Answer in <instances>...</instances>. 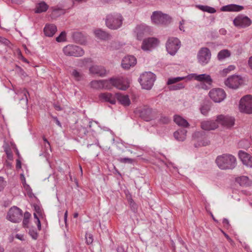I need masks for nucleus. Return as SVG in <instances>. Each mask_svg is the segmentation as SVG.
Wrapping results in <instances>:
<instances>
[{"label": "nucleus", "instance_id": "obj_42", "mask_svg": "<svg viewBox=\"0 0 252 252\" xmlns=\"http://www.w3.org/2000/svg\"><path fill=\"white\" fill-rule=\"evenodd\" d=\"M158 122L161 124H168L170 122V119L167 116H161Z\"/></svg>", "mask_w": 252, "mask_h": 252}, {"label": "nucleus", "instance_id": "obj_55", "mask_svg": "<svg viewBox=\"0 0 252 252\" xmlns=\"http://www.w3.org/2000/svg\"><path fill=\"white\" fill-rule=\"evenodd\" d=\"M18 56H19V58L20 59L22 60L23 62H24L26 63H29V62L28 61V60L22 56L21 52H19Z\"/></svg>", "mask_w": 252, "mask_h": 252}, {"label": "nucleus", "instance_id": "obj_57", "mask_svg": "<svg viewBox=\"0 0 252 252\" xmlns=\"http://www.w3.org/2000/svg\"><path fill=\"white\" fill-rule=\"evenodd\" d=\"M16 168L20 169L21 168V162L20 160V159H17L16 160Z\"/></svg>", "mask_w": 252, "mask_h": 252}, {"label": "nucleus", "instance_id": "obj_63", "mask_svg": "<svg viewBox=\"0 0 252 252\" xmlns=\"http://www.w3.org/2000/svg\"><path fill=\"white\" fill-rule=\"evenodd\" d=\"M223 233L224 234V236L225 237V238L229 241H231L232 240L230 238V237L227 235L226 234V233H225L224 232H223Z\"/></svg>", "mask_w": 252, "mask_h": 252}, {"label": "nucleus", "instance_id": "obj_15", "mask_svg": "<svg viewBox=\"0 0 252 252\" xmlns=\"http://www.w3.org/2000/svg\"><path fill=\"white\" fill-rule=\"evenodd\" d=\"M137 63L136 59L131 55H127L125 57L122 61V66L125 69H128L131 67L134 66Z\"/></svg>", "mask_w": 252, "mask_h": 252}, {"label": "nucleus", "instance_id": "obj_18", "mask_svg": "<svg viewBox=\"0 0 252 252\" xmlns=\"http://www.w3.org/2000/svg\"><path fill=\"white\" fill-rule=\"evenodd\" d=\"M218 122L213 120L204 121L201 123V127L205 130H214L218 127Z\"/></svg>", "mask_w": 252, "mask_h": 252}, {"label": "nucleus", "instance_id": "obj_43", "mask_svg": "<svg viewBox=\"0 0 252 252\" xmlns=\"http://www.w3.org/2000/svg\"><path fill=\"white\" fill-rule=\"evenodd\" d=\"M118 160L119 162L124 163H132L133 162V159L128 158H119L118 159Z\"/></svg>", "mask_w": 252, "mask_h": 252}, {"label": "nucleus", "instance_id": "obj_3", "mask_svg": "<svg viewBox=\"0 0 252 252\" xmlns=\"http://www.w3.org/2000/svg\"><path fill=\"white\" fill-rule=\"evenodd\" d=\"M156 80V75L151 72H146L140 75L139 81L142 88L146 90H150Z\"/></svg>", "mask_w": 252, "mask_h": 252}, {"label": "nucleus", "instance_id": "obj_46", "mask_svg": "<svg viewBox=\"0 0 252 252\" xmlns=\"http://www.w3.org/2000/svg\"><path fill=\"white\" fill-rule=\"evenodd\" d=\"M86 239L87 244L89 245L92 244L93 241V235L91 234L87 233L86 235Z\"/></svg>", "mask_w": 252, "mask_h": 252}, {"label": "nucleus", "instance_id": "obj_34", "mask_svg": "<svg viewBox=\"0 0 252 252\" xmlns=\"http://www.w3.org/2000/svg\"><path fill=\"white\" fill-rule=\"evenodd\" d=\"M146 32V29L144 26H138L135 28V32L137 34V37L138 40H141L143 35Z\"/></svg>", "mask_w": 252, "mask_h": 252}, {"label": "nucleus", "instance_id": "obj_14", "mask_svg": "<svg viewBox=\"0 0 252 252\" xmlns=\"http://www.w3.org/2000/svg\"><path fill=\"white\" fill-rule=\"evenodd\" d=\"M216 121L218 125L219 124L223 126L230 127L234 125L235 119L229 116L219 115L217 117Z\"/></svg>", "mask_w": 252, "mask_h": 252}, {"label": "nucleus", "instance_id": "obj_19", "mask_svg": "<svg viewBox=\"0 0 252 252\" xmlns=\"http://www.w3.org/2000/svg\"><path fill=\"white\" fill-rule=\"evenodd\" d=\"M140 117L146 121H149L151 117L152 114V109L147 106H145L142 108H139L137 110Z\"/></svg>", "mask_w": 252, "mask_h": 252}, {"label": "nucleus", "instance_id": "obj_62", "mask_svg": "<svg viewBox=\"0 0 252 252\" xmlns=\"http://www.w3.org/2000/svg\"><path fill=\"white\" fill-rule=\"evenodd\" d=\"M249 64L250 67L251 68V69H252V56L251 58H250V59H249Z\"/></svg>", "mask_w": 252, "mask_h": 252}, {"label": "nucleus", "instance_id": "obj_13", "mask_svg": "<svg viewBox=\"0 0 252 252\" xmlns=\"http://www.w3.org/2000/svg\"><path fill=\"white\" fill-rule=\"evenodd\" d=\"M233 24L237 27L245 28L251 25L252 21L248 17L241 15L234 19Z\"/></svg>", "mask_w": 252, "mask_h": 252}, {"label": "nucleus", "instance_id": "obj_56", "mask_svg": "<svg viewBox=\"0 0 252 252\" xmlns=\"http://www.w3.org/2000/svg\"><path fill=\"white\" fill-rule=\"evenodd\" d=\"M52 118L54 120V121H55L56 124L59 126L61 127L62 126V125H61V123L60 122V121L58 120L57 117H54L53 116H51Z\"/></svg>", "mask_w": 252, "mask_h": 252}, {"label": "nucleus", "instance_id": "obj_51", "mask_svg": "<svg viewBox=\"0 0 252 252\" xmlns=\"http://www.w3.org/2000/svg\"><path fill=\"white\" fill-rule=\"evenodd\" d=\"M235 67L234 65H231L228 66L227 68H225L223 70V72L225 73H228L229 71L231 70H233L235 69Z\"/></svg>", "mask_w": 252, "mask_h": 252}, {"label": "nucleus", "instance_id": "obj_1", "mask_svg": "<svg viewBox=\"0 0 252 252\" xmlns=\"http://www.w3.org/2000/svg\"><path fill=\"white\" fill-rule=\"evenodd\" d=\"M216 162L221 169H232L236 166V159L231 155L223 154L217 158Z\"/></svg>", "mask_w": 252, "mask_h": 252}, {"label": "nucleus", "instance_id": "obj_38", "mask_svg": "<svg viewBox=\"0 0 252 252\" xmlns=\"http://www.w3.org/2000/svg\"><path fill=\"white\" fill-rule=\"evenodd\" d=\"M230 52L227 50H222L220 51L218 54V58L219 60H222L229 57Z\"/></svg>", "mask_w": 252, "mask_h": 252}, {"label": "nucleus", "instance_id": "obj_39", "mask_svg": "<svg viewBox=\"0 0 252 252\" xmlns=\"http://www.w3.org/2000/svg\"><path fill=\"white\" fill-rule=\"evenodd\" d=\"M31 217V215L28 212H26L24 214V219L23 220V225L24 227H28L29 222V219Z\"/></svg>", "mask_w": 252, "mask_h": 252}, {"label": "nucleus", "instance_id": "obj_10", "mask_svg": "<svg viewBox=\"0 0 252 252\" xmlns=\"http://www.w3.org/2000/svg\"><path fill=\"white\" fill-rule=\"evenodd\" d=\"M180 47V41L176 37L169 38L166 44L167 52L171 55H174Z\"/></svg>", "mask_w": 252, "mask_h": 252}, {"label": "nucleus", "instance_id": "obj_20", "mask_svg": "<svg viewBox=\"0 0 252 252\" xmlns=\"http://www.w3.org/2000/svg\"><path fill=\"white\" fill-rule=\"evenodd\" d=\"M108 85L107 80H94L90 83L91 87L94 89H108Z\"/></svg>", "mask_w": 252, "mask_h": 252}, {"label": "nucleus", "instance_id": "obj_47", "mask_svg": "<svg viewBox=\"0 0 252 252\" xmlns=\"http://www.w3.org/2000/svg\"><path fill=\"white\" fill-rule=\"evenodd\" d=\"M185 86L183 83H179L172 86V90H178L184 88Z\"/></svg>", "mask_w": 252, "mask_h": 252}, {"label": "nucleus", "instance_id": "obj_48", "mask_svg": "<svg viewBox=\"0 0 252 252\" xmlns=\"http://www.w3.org/2000/svg\"><path fill=\"white\" fill-rule=\"evenodd\" d=\"M222 223L224 227L226 229H229L231 227L229 221L227 219L224 218L223 219Z\"/></svg>", "mask_w": 252, "mask_h": 252}, {"label": "nucleus", "instance_id": "obj_2", "mask_svg": "<svg viewBox=\"0 0 252 252\" xmlns=\"http://www.w3.org/2000/svg\"><path fill=\"white\" fill-rule=\"evenodd\" d=\"M123 18L120 14H108L105 19L106 26L111 30H117L122 25Z\"/></svg>", "mask_w": 252, "mask_h": 252}, {"label": "nucleus", "instance_id": "obj_52", "mask_svg": "<svg viewBox=\"0 0 252 252\" xmlns=\"http://www.w3.org/2000/svg\"><path fill=\"white\" fill-rule=\"evenodd\" d=\"M0 42L5 45H8L9 44L10 41L4 37H0Z\"/></svg>", "mask_w": 252, "mask_h": 252}, {"label": "nucleus", "instance_id": "obj_5", "mask_svg": "<svg viewBox=\"0 0 252 252\" xmlns=\"http://www.w3.org/2000/svg\"><path fill=\"white\" fill-rule=\"evenodd\" d=\"M240 111L248 114H252V95L243 96L239 102Z\"/></svg>", "mask_w": 252, "mask_h": 252}, {"label": "nucleus", "instance_id": "obj_41", "mask_svg": "<svg viewBox=\"0 0 252 252\" xmlns=\"http://www.w3.org/2000/svg\"><path fill=\"white\" fill-rule=\"evenodd\" d=\"M79 136L82 137L86 135L88 133V130L85 127L81 126L78 129Z\"/></svg>", "mask_w": 252, "mask_h": 252}, {"label": "nucleus", "instance_id": "obj_25", "mask_svg": "<svg viewBox=\"0 0 252 252\" xmlns=\"http://www.w3.org/2000/svg\"><path fill=\"white\" fill-rule=\"evenodd\" d=\"M116 98L119 102L124 106H128L130 104V100L127 95H124L120 93L115 94Z\"/></svg>", "mask_w": 252, "mask_h": 252}, {"label": "nucleus", "instance_id": "obj_33", "mask_svg": "<svg viewBox=\"0 0 252 252\" xmlns=\"http://www.w3.org/2000/svg\"><path fill=\"white\" fill-rule=\"evenodd\" d=\"M48 7V5L44 1H42L39 3H38L36 5L35 13H40L42 12H45L47 11Z\"/></svg>", "mask_w": 252, "mask_h": 252}, {"label": "nucleus", "instance_id": "obj_45", "mask_svg": "<svg viewBox=\"0 0 252 252\" xmlns=\"http://www.w3.org/2000/svg\"><path fill=\"white\" fill-rule=\"evenodd\" d=\"M29 234L32 237V238L34 240H36L38 237V233L34 230L30 229Z\"/></svg>", "mask_w": 252, "mask_h": 252}, {"label": "nucleus", "instance_id": "obj_28", "mask_svg": "<svg viewBox=\"0 0 252 252\" xmlns=\"http://www.w3.org/2000/svg\"><path fill=\"white\" fill-rule=\"evenodd\" d=\"M244 9V7L237 4H229L221 7L222 11H240Z\"/></svg>", "mask_w": 252, "mask_h": 252}, {"label": "nucleus", "instance_id": "obj_12", "mask_svg": "<svg viewBox=\"0 0 252 252\" xmlns=\"http://www.w3.org/2000/svg\"><path fill=\"white\" fill-rule=\"evenodd\" d=\"M211 99L215 102H220L226 97V94L223 90L217 88L212 89L209 93Z\"/></svg>", "mask_w": 252, "mask_h": 252}, {"label": "nucleus", "instance_id": "obj_4", "mask_svg": "<svg viewBox=\"0 0 252 252\" xmlns=\"http://www.w3.org/2000/svg\"><path fill=\"white\" fill-rule=\"evenodd\" d=\"M152 21L157 25H167L170 23L171 18L168 15L164 14L161 11H154L151 17Z\"/></svg>", "mask_w": 252, "mask_h": 252}, {"label": "nucleus", "instance_id": "obj_35", "mask_svg": "<svg viewBox=\"0 0 252 252\" xmlns=\"http://www.w3.org/2000/svg\"><path fill=\"white\" fill-rule=\"evenodd\" d=\"M211 104L209 102L204 103L200 108V112L204 116L207 115L211 109Z\"/></svg>", "mask_w": 252, "mask_h": 252}, {"label": "nucleus", "instance_id": "obj_11", "mask_svg": "<svg viewBox=\"0 0 252 252\" xmlns=\"http://www.w3.org/2000/svg\"><path fill=\"white\" fill-rule=\"evenodd\" d=\"M242 77L239 75H232L224 82L225 85L228 88L236 89L243 83Z\"/></svg>", "mask_w": 252, "mask_h": 252}, {"label": "nucleus", "instance_id": "obj_30", "mask_svg": "<svg viewBox=\"0 0 252 252\" xmlns=\"http://www.w3.org/2000/svg\"><path fill=\"white\" fill-rule=\"evenodd\" d=\"M187 130L184 128L179 129L174 133V137L179 141H183L186 138Z\"/></svg>", "mask_w": 252, "mask_h": 252}, {"label": "nucleus", "instance_id": "obj_26", "mask_svg": "<svg viewBox=\"0 0 252 252\" xmlns=\"http://www.w3.org/2000/svg\"><path fill=\"white\" fill-rule=\"evenodd\" d=\"M108 82L109 84H111L120 90H126L128 88V86L123 84L121 79L110 78Z\"/></svg>", "mask_w": 252, "mask_h": 252}, {"label": "nucleus", "instance_id": "obj_6", "mask_svg": "<svg viewBox=\"0 0 252 252\" xmlns=\"http://www.w3.org/2000/svg\"><path fill=\"white\" fill-rule=\"evenodd\" d=\"M23 217L22 211L17 206H13L9 210L6 218L14 223H19Z\"/></svg>", "mask_w": 252, "mask_h": 252}, {"label": "nucleus", "instance_id": "obj_24", "mask_svg": "<svg viewBox=\"0 0 252 252\" xmlns=\"http://www.w3.org/2000/svg\"><path fill=\"white\" fill-rule=\"evenodd\" d=\"M99 98L106 102H108L112 104L116 103V95H113L109 93H105L100 94Z\"/></svg>", "mask_w": 252, "mask_h": 252}, {"label": "nucleus", "instance_id": "obj_21", "mask_svg": "<svg viewBox=\"0 0 252 252\" xmlns=\"http://www.w3.org/2000/svg\"><path fill=\"white\" fill-rule=\"evenodd\" d=\"M91 74H96L98 76L103 77L106 74V70L102 66L93 65L89 68Z\"/></svg>", "mask_w": 252, "mask_h": 252}, {"label": "nucleus", "instance_id": "obj_37", "mask_svg": "<svg viewBox=\"0 0 252 252\" xmlns=\"http://www.w3.org/2000/svg\"><path fill=\"white\" fill-rule=\"evenodd\" d=\"M71 74V76L76 81H79L83 79V74L81 73L76 69H73Z\"/></svg>", "mask_w": 252, "mask_h": 252}, {"label": "nucleus", "instance_id": "obj_17", "mask_svg": "<svg viewBox=\"0 0 252 252\" xmlns=\"http://www.w3.org/2000/svg\"><path fill=\"white\" fill-rule=\"evenodd\" d=\"M238 155L243 163L248 167H252V157L244 151L240 150Z\"/></svg>", "mask_w": 252, "mask_h": 252}, {"label": "nucleus", "instance_id": "obj_44", "mask_svg": "<svg viewBox=\"0 0 252 252\" xmlns=\"http://www.w3.org/2000/svg\"><path fill=\"white\" fill-rule=\"evenodd\" d=\"M66 33L65 32H62L59 36L56 38V40L58 42L63 41L65 40Z\"/></svg>", "mask_w": 252, "mask_h": 252}, {"label": "nucleus", "instance_id": "obj_54", "mask_svg": "<svg viewBox=\"0 0 252 252\" xmlns=\"http://www.w3.org/2000/svg\"><path fill=\"white\" fill-rule=\"evenodd\" d=\"M33 216H34V218L35 219H36V220H37V227H38V229L40 230L41 229V223H40V220H39L38 217H37V215L35 213L33 214Z\"/></svg>", "mask_w": 252, "mask_h": 252}, {"label": "nucleus", "instance_id": "obj_53", "mask_svg": "<svg viewBox=\"0 0 252 252\" xmlns=\"http://www.w3.org/2000/svg\"><path fill=\"white\" fill-rule=\"evenodd\" d=\"M5 183L2 177H0V191L4 189Z\"/></svg>", "mask_w": 252, "mask_h": 252}, {"label": "nucleus", "instance_id": "obj_36", "mask_svg": "<svg viewBox=\"0 0 252 252\" xmlns=\"http://www.w3.org/2000/svg\"><path fill=\"white\" fill-rule=\"evenodd\" d=\"M197 7L203 11L207 12L209 13H214L216 12V9L214 7L208 5H197Z\"/></svg>", "mask_w": 252, "mask_h": 252}, {"label": "nucleus", "instance_id": "obj_31", "mask_svg": "<svg viewBox=\"0 0 252 252\" xmlns=\"http://www.w3.org/2000/svg\"><path fill=\"white\" fill-rule=\"evenodd\" d=\"M174 121L179 126L187 127L189 126V123L180 116L176 115L174 118Z\"/></svg>", "mask_w": 252, "mask_h": 252}, {"label": "nucleus", "instance_id": "obj_59", "mask_svg": "<svg viewBox=\"0 0 252 252\" xmlns=\"http://www.w3.org/2000/svg\"><path fill=\"white\" fill-rule=\"evenodd\" d=\"M51 9H52V11L53 12H55L58 11L63 10V9L61 8L56 7H52Z\"/></svg>", "mask_w": 252, "mask_h": 252}, {"label": "nucleus", "instance_id": "obj_7", "mask_svg": "<svg viewBox=\"0 0 252 252\" xmlns=\"http://www.w3.org/2000/svg\"><path fill=\"white\" fill-rule=\"evenodd\" d=\"M192 139L195 142L194 146H206L210 144V141L204 131H196L192 134Z\"/></svg>", "mask_w": 252, "mask_h": 252}, {"label": "nucleus", "instance_id": "obj_58", "mask_svg": "<svg viewBox=\"0 0 252 252\" xmlns=\"http://www.w3.org/2000/svg\"><path fill=\"white\" fill-rule=\"evenodd\" d=\"M54 107L57 111H61L62 110V108L58 104H54Z\"/></svg>", "mask_w": 252, "mask_h": 252}, {"label": "nucleus", "instance_id": "obj_16", "mask_svg": "<svg viewBox=\"0 0 252 252\" xmlns=\"http://www.w3.org/2000/svg\"><path fill=\"white\" fill-rule=\"evenodd\" d=\"M158 43V41L157 38L154 37L148 38L143 41L141 48L144 51L149 50L151 48L156 47Z\"/></svg>", "mask_w": 252, "mask_h": 252}, {"label": "nucleus", "instance_id": "obj_61", "mask_svg": "<svg viewBox=\"0 0 252 252\" xmlns=\"http://www.w3.org/2000/svg\"><path fill=\"white\" fill-rule=\"evenodd\" d=\"M117 252H125L124 249L123 247H118L117 249Z\"/></svg>", "mask_w": 252, "mask_h": 252}, {"label": "nucleus", "instance_id": "obj_27", "mask_svg": "<svg viewBox=\"0 0 252 252\" xmlns=\"http://www.w3.org/2000/svg\"><path fill=\"white\" fill-rule=\"evenodd\" d=\"M235 181L238 183L240 186L243 187H248L251 186L252 182L249 179L247 176H242L236 178Z\"/></svg>", "mask_w": 252, "mask_h": 252}, {"label": "nucleus", "instance_id": "obj_64", "mask_svg": "<svg viewBox=\"0 0 252 252\" xmlns=\"http://www.w3.org/2000/svg\"><path fill=\"white\" fill-rule=\"evenodd\" d=\"M180 26H179V29H180V30L181 31H184V26L182 25H183V24H182V22H180Z\"/></svg>", "mask_w": 252, "mask_h": 252}, {"label": "nucleus", "instance_id": "obj_22", "mask_svg": "<svg viewBox=\"0 0 252 252\" xmlns=\"http://www.w3.org/2000/svg\"><path fill=\"white\" fill-rule=\"evenodd\" d=\"M191 75L194 79L199 82H203L209 85L212 83V79L210 75L206 74H197L195 73L191 74Z\"/></svg>", "mask_w": 252, "mask_h": 252}, {"label": "nucleus", "instance_id": "obj_9", "mask_svg": "<svg viewBox=\"0 0 252 252\" xmlns=\"http://www.w3.org/2000/svg\"><path fill=\"white\" fill-rule=\"evenodd\" d=\"M211 57V51L207 47L201 48L197 54L198 61L202 65H205L207 64L209 62Z\"/></svg>", "mask_w": 252, "mask_h": 252}, {"label": "nucleus", "instance_id": "obj_8", "mask_svg": "<svg viewBox=\"0 0 252 252\" xmlns=\"http://www.w3.org/2000/svg\"><path fill=\"white\" fill-rule=\"evenodd\" d=\"M64 54L68 56L81 57L84 55V51L81 47L73 45H68L63 48Z\"/></svg>", "mask_w": 252, "mask_h": 252}, {"label": "nucleus", "instance_id": "obj_50", "mask_svg": "<svg viewBox=\"0 0 252 252\" xmlns=\"http://www.w3.org/2000/svg\"><path fill=\"white\" fill-rule=\"evenodd\" d=\"M81 61L83 65H86L88 63H92V60L91 58H85Z\"/></svg>", "mask_w": 252, "mask_h": 252}, {"label": "nucleus", "instance_id": "obj_40", "mask_svg": "<svg viewBox=\"0 0 252 252\" xmlns=\"http://www.w3.org/2000/svg\"><path fill=\"white\" fill-rule=\"evenodd\" d=\"M185 77H177L175 78H169L168 80L167 81V85H171L173 84H174L175 83H177L178 82H179L183 79H184Z\"/></svg>", "mask_w": 252, "mask_h": 252}, {"label": "nucleus", "instance_id": "obj_29", "mask_svg": "<svg viewBox=\"0 0 252 252\" xmlns=\"http://www.w3.org/2000/svg\"><path fill=\"white\" fill-rule=\"evenodd\" d=\"M56 26L54 24H47L44 28V32L46 36H53L57 32Z\"/></svg>", "mask_w": 252, "mask_h": 252}, {"label": "nucleus", "instance_id": "obj_23", "mask_svg": "<svg viewBox=\"0 0 252 252\" xmlns=\"http://www.w3.org/2000/svg\"><path fill=\"white\" fill-rule=\"evenodd\" d=\"M16 94L17 96L15 97V99L19 100V101L23 100L26 104L28 103L27 94H29V92L25 88L20 89L18 90Z\"/></svg>", "mask_w": 252, "mask_h": 252}, {"label": "nucleus", "instance_id": "obj_49", "mask_svg": "<svg viewBox=\"0 0 252 252\" xmlns=\"http://www.w3.org/2000/svg\"><path fill=\"white\" fill-rule=\"evenodd\" d=\"M5 152L7 155V158L10 160H12L13 159V155L10 149H6L5 150Z\"/></svg>", "mask_w": 252, "mask_h": 252}, {"label": "nucleus", "instance_id": "obj_60", "mask_svg": "<svg viewBox=\"0 0 252 252\" xmlns=\"http://www.w3.org/2000/svg\"><path fill=\"white\" fill-rule=\"evenodd\" d=\"M43 139L44 141L45 142V143L47 144V146L49 147V150H51L50 144V143L49 142V141L47 140V139L44 137L43 138Z\"/></svg>", "mask_w": 252, "mask_h": 252}, {"label": "nucleus", "instance_id": "obj_32", "mask_svg": "<svg viewBox=\"0 0 252 252\" xmlns=\"http://www.w3.org/2000/svg\"><path fill=\"white\" fill-rule=\"evenodd\" d=\"M94 32L96 37L103 40L108 39L111 37L109 33L101 29L96 30L94 31Z\"/></svg>", "mask_w": 252, "mask_h": 252}]
</instances>
